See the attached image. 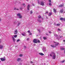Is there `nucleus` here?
Masks as SVG:
<instances>
[{
  "label": "nucleus",
  "mask_w": 65,
  "mask_h": 65,
  "mask_svg": "<svg viewBox=\"0 0 65 65\" xmlns=\"http://www.w3.org/2000/svg\"><path fill=\"white\" fill-rule=\"evenodd\" d=\"M50 55L51 57H53L52 58L53 59H55L56 56L54 52H52L50 54Z\"/></svg>",
  "instance_id": "f257e3e1"
},
{
  "label": "nucleus",
  "mask_w": 65,
  "mask_h": 65,
  "mask_svg": "<svg viewBox=\"0 0 65 65\" xmlns=\"http://www.w3.org/2000/svg\"><path fill=\"white\" fill-rule=\"evenodd\" d=\"M54 43H56V44L55 45H51V46L52 47H56V46H57V45H58V44H59V43L58 42H54Z\"/></svg>",
  "instance_id": "f03ea898"
},
{
  "label": "nucleus",
  "mask_w": 65,
  "mask_h": 65,
  "mask_svg": "<svg viewBox=\"0 0 65 65\" xmlns=\"http://www.w3.org/2000/svg\"><path fill=\"white\" fill-rule=\"evenodd\" d=\"M17 15L19 17L20 19H21L22 18V15H21L20 13L17 14Z\"/></svg>",
  "instance_id": "7ed1b4c3"
},
{
  "label": "nucleus",
  "mask_w": 65,
  "mask_h": 65,
  "mask_svg": "<svg viewBox=\"0 0 65 65\" xmlns=\"http://www.w3.org/2000/svg\"><path fill=\"white\" fill-rule=\"evenodd\" d=\"M38 3L39 4H40V5H42V6H44V3L43 2H41L40 3V2H38Z\"/></svg>",
  "instance_id": "20e7f679"
},
{
  "label": "nucleus",
  "mask_w": 65,
  "mask_h": 65,
  "mask_svg": "<svg viewBox=\"0 0 65 65\" xmlns=\"http://www.w3.org/2000/svg\"><path fill=\"white\" fill-rule=\"evenodd\" d=\"M38 39H35L34 40H33V42H34V43H37V40Z\"/></svg>",
  "instance_id": "39448f33"
},
{
  "label": "nucleus",
  "mask_w": 65,
  "mask_h": 65,
  "mask_svg": "<svg viewBox=\"0 0 65 65\" xmlns=\"http://www.w3.org/2000/svg\"><path fill=\"white\" fill-rule=\"evenodd\" d=\"M46 48L45 47H43L42 49V51H43L44 52H45V51H46V49H45Z\"/></svg>",
  "instance_id": "423d86ee"
},
{
  "label": "nucleus",
  "mask_w": 65,
  "mask_h": 65,
  "mask_svg": "<svg viewBox=\"0 0 65 65\" xmlns=\"http://www.w3.org/2000/svg\"><path fill=\"white\" fill-rule=\"evenodd\" d=\"M60 20H61V21H62V20H63V21H65V19L63 18H61L60 19Z\"/></svg>",
  "instance_id": "0eeeda50"
},
{
  "label": "nucleus",
  "mask_w": 65,
  "mask_h": 65,
  "mask_svg": "<svg viewBox=\"0 0 65 65\" xmlns=\"http://www.w3.org/2000/svg\"><path fill=\"white\" fill-rule=\"evenodd\" d=\"M1 60H2V61H5V59H4L3 58H1Z\"/></svg>",
  "instance_id": "6e6552de"
},
{
  "label": "nucleus",
  "mask_w": 65,
  "mask_h": 65,
  "mask_svg": "<svg viewBox=\"0 0 65 65\" xmlns=\"http://www.w3.org/2000/svg\"><path fill=\"white\" fill-rule=\"evenodd\" d=\"M29 8H30V5H28L27 6V10H29Z\"/></svg>",
  "instance_id": "1a4fd4ad"
},
{
  "label": "nucleus",
  "mask_w": 65,
  "mask_h": 65,
  "mask_svg": "<svg viewBox=\"0 0 65 65\" xmlns=\"http://www.w3.org/2000/svg\"><path fill=\"white\" fill-rule=\"evenodd\" d=\"M21 59L20 58H18L17 59V61L18 62H19V61H21Z\"/></svg>",
  "instance_id": "9d476101"
},
{
  "label": "nucleus",
  "mask_w": 65,
  "mask_h": 65,
  "mask_svg": "<svg viewBox=\"0 0 65 65\" xmlns=\"http://www.w3.org/2000/svg\"><path fill=\"white\" fill-rule=\"evenodd\" d=\"M12 37L14 42H15V40L14 39V37H13V36H12Z\"/></svg>",
  "instance_id": "9b49d317"
},
{
  "label": "nucleus",
  "mask_w": 65,
  "mask_h": 65,
  "mask_svg": "<svg viewBox=\"0 0 65 65\" xmlns=\"http://www.w3.org/2000/svg\"><path fill=\"white\" fill-rule=\"evenodd\" d=\"M3 46H2V45H0V49H2V48H3Z\"/></svg>",
  "instance_id": "f8f14e48"
},
{
  "label": "nucleus",
  "mask_w": 65,
  "mask_h": 65,
  "mask_svg": "<svg viewBox=\"0 0 65 65\" xmlns=\"http://www.w3.org/2000/svg\"><path fill=\"white\" fill-rule=\"evenodd\" d=\"M39 55H41L42 56H43V55H44V54H43L41 53H39Z\"/></svg>",
  "instance_id": "ddd939ff"
},
{
  "label": "nucleus",
  "mask_w": 65,
  "mask_h": 65,
  "mask_svg": "<svg viewBox=\"0 0 65 65\" xmlns=\"http://www.w3.org/2000/svg\"><path fill=\"white\" fill-rule=\"evenodd\" d=\"M64 7V5H60L59 6V7Z\"/></svg>",
  "instance_id": "4468645a"
},
{
  "label": "nucleus",
  "mask_w": 65,
  "mask_h": 65,
  "mask_svg": "<svg viewBox=\"0 0 65 65\" xmlns=\"http://www.w3.org/2000/svg\"><path fill=\"white\" fill-rule=\"evenodd\" d=\"M52 13L51 12H50V13H49L48 15L49 16H50L51 15H52Z\"/></svg>",
  "instance_id": "2eb2a0df"
},
{
  "label": "nucleus",
  "mask_w": 65,
  "mask_h": 65,
  "mask_svg": "<svg viewBox=\"0 0 65 65\" xmlns=\"http://www.w3.org/2000/svg\"><path fill=\"white\" fill-rule=\"evenodd\" d=\"M25 32H23V33H22V35H23V36H25Z\"/></svg>",
  "instance_id": "dca6fc26"
},
{
  "label": "nucleus",
  "mask_w": 65,
  "mask_h": 65,
  "mask_svg": "<svg viewBox=\"0 0 65 65\" xmlns=\"http://www.w3.org/2000/svg\"><path fill=\"white\" fill-rule=\"evenodd\" d=\"M60 12L61 13H62V12H63V9H62L60 10Z\"/></svg>",
  "instance_id": "f3484780"
},
{
  "label": "nucleus",
  "mask_w": 65,
  "mask_h": 65,
  "mask_svg": "<svg viewBox=\"0 0 65 65\" xmlns=\"http://www.w3.org/2000/svg\"><path fill=\"white\" fill-rule=\"evenodd\" d=\"M17 36H18L17 35H13V36L14 37H15V38L17 37Z\"/></svg>",
  "instance_id": "a211bd4d"
},
{
  "label": "nucleus",
  "mask_w": 65,
  "mask_h": 65,
  "mask_svg": "<svg viewBox=\"0 0 65 65\" xmlns=\"http://www.w3.org/2000/svg\"><path fill=\"white\" fill-rule=\"evenodd\" d=\"M43 39L44 40H45V39H47V38H46V37H43Z\"/></svg>",
  "instance_id": "6ab92c4d"
},
{
  "label": "nucleus",
  "mask_w": 65,
  "mask_h": 65,
  "mask_svg": "<svg viewBox=\"0 0 65 65\" xmlns=\"http://www.w3.org/2000/svg\"><path fill=\"white\" fill-rule=\"evenodd\" d=\"M53 10L54 12H55V13H56V10L55 9H53Z\"/></svg>",
  "instance_id": "aec40b11"
},
{
  "label": "nucleus",
  "mask_w": 65,
  "mask_h": 65,
  "mask_svg": "<svg viewBox=\"0 0 65 65\" xmlns=\"http://www.w3.org/2000/svg\"><path fill=\"white\" fill-rule=\"evenodd\" d=\"M54 36H55V37H57V36H58V35L56 34H54Z\"/></svg>",
  "instance_id": "412c9836"
},
{
  "label": "nucleus",
  "mask_w": 65,
  "mask_h": 65,
  "mask_svg": "<svg viewBox=\"0 0 65 65\" xmlns=\"http://www.w3.org/2000/svg\"><path fill=\"white\" fill-rule=\"evenodd\" d=\"M19 41H20V39H18L17 40V42H18Z\"/></svg>",
  "instance_id": "4be33fe9"
},
{
  "label": "nucleus",
  "mask_w": 65,
  "mask_h": 65,
  "mask_svg": "<svg viewBox=\"0 0 65 65\" xmlns=\"http://www.w3.org/2000/svg\"><path fill=\"white\" fill-rule=\"evenodd\" d=\"M21 24V23L20 22H18V23L17 24L18 26H19V25H20Z\"/></svg>",
  "instance_id": "5701e85b"
},
{
  "label": "nucleus",
  "mask_w": 65,
  "mask_h": 65,
  "mask_svg": "<svg viewBox=\"0 0 65 65\" xmlns=\"http://www.w3.org/2000/svg\"><path fill=\"white\" fill-rule=\"evenodd\" d=\"M37 21L39 22H41V21L39 19H38Z\"/></svg>",
  "instance_id": "b1692460"
},
{
  "label": "nucleus",
  "mask_w": 65,
  "mask_h": 65,
  "mask_svg": "<svg viewBox=\"0 0 65 65\" xmlns=\"http://www.w3.org/2000/svg\"><path fill=\"white\" fill-rule=\"evenodd\" d=\"M38 18L39 19H40V18H41V16H40V15H39L38 16Z\"/></svg>",
  "instance_id": "393cba45"
},
{
  "label": "nucleus",
  "mask_w": 65,
  "mask_h": 65,
  "mask_svg": "<svg viewBox=\"0 0 65 65\" xmlns=\"http://www.w3.org/2000/svg\"><path fill=\"white\" fill-rule=\"evenodd\" d=\"M56 26H60V24H57Z\"/></svg>",
  "instance_id": "a878e982"
},
{
  "label": "nucleus",
  "mask_w": 65,
  "mask_h": 65,
  "mask_svg": "<svg viewBox=\"0 0 65 65\" xmlns=\"http://www.w3.org/2000/svg\"><path fill=\"white\" fill-rule=\"evenodd\" d=\"M64 48H60L61 50H64Z\"/></svg>",
  "instance_id": "bb28decb"
},
{
  "label": "nucleus",
  "mask_w": 65,
  "mask_h": 65,
  "mask_svg": "<svg viewBox=\"0 0 65 65\" xmlns=\"http://www.w3.org/2000/svg\"><path fill=\"white\" fill-rule=\"evenodd\" d=\"M37 42H38V43H40V41H39V40L38 39L37 40Z\"/></svg>",
  "instance_id": "cd10ccee"
},
{
  "label": "nucleus",
  "mask_w": 65,
  "mask_h": 65,
  "mask_svg": "<svg viewBox=\"0 0 65 65\" xmlns=\"http://www.w3.org/2000/svg\"><path fill=\"white\" fill-rule=\"evenodd\" d=\"M65 62V60H63L62 61H61V63H64V62Z\"/></svg>",
  "instance_id": "c85d7f7f"
},
{
  "label": "nucleus",
  "mask_w": 65,
  "mask_h": 65,
  "mask_svg": "<svg viewBox=\"0 0 65 65\" xmlns=\"http://www.w3.org/2000/svg\"><path fill=\"white\" fill-rule=\"evenodd\" d=\"M30 14H32V13H33V11H32V10H31L30 12Z\"/></svg>",
  "instance_id": "c756f323"
},
{
  "label": "nucleus",
  "mask_w": 65,
  "mask_h": 65,
  "mask_svg": "<svg viewBox=\"0 0 65 65\" xmlns=\"http://www.w3.org/2000/svg\"><path fill=\"white\" fill-rule=\"evenodd\" d=\"M15 9H16V10H19V9H16V8H14V10H15Z\"/></svg>",
  "instance_id": "7c9ffc66"
},
{
  "label": "nucleus",
  "mask_w": 65,
  "mask_h": 65,
  "mask_svg": "<svg viewBox=\"0 0 65 65\" xmlns=\"http://www.w3.org/2000/svg\"><path fill=\"white\" fill-rule=\"evenodd\" d=\"M15 32H17L18 33V30H17V29H16L15 30Z\"/></svg>",
  "instance_id": "2f4dec72"
},
{
  "label": "nucleus",
  "mask_w": 65,
  "mask_h": 65,
  "mask_svg": "<svg viewBox=\"0 0 65 65\" xmlns=\"http://www.w3.org/2000/svg\"><path fill=\"white\" fill-rule=\"evenodd\" d=\"M32 33L30 32V33L29 34V35H32Z\"/></svg>",
  "instance_id": "473e14b6"
},
{
  "label": "nucleus",
  "mask_w": 65,
  "mask_h": 65,
  "mask_svg": "<svg viewBox=\"0 0 65 65\" xmlns=\"http://www.w3.org/2000/svg\"><path fill=\"white\" fill-rule=\"evenodd\" d=\"M19 56L20 57H22V56H23V55H22V54H20V55Z\"/></svg>",
  "instance_id": "72a5a7b5"
},
{
  "label": "nucleus",
  "mask_w": 65,
  "mask_h": 65,
  "mask_svg": "<svg viewBox=\"0 0 65 65\" xmlns=\"http://www.w3.org/2000/svg\"><path fill=\"white\" fill-rule=\"evenodd\" d=\"M9 26V24H7L6 25V26L7 27H8V26Z\"/></svg>",
  "instance_id": "f704fd0d"
},
{
  "label": "nucleus",
  "mask_w": 65,
  "mask_h": 65,
  "mask_svg": "<svg viewBox=\"0 0 65 65\" xmlns=\"http://www.w3.org/2000/svg\"><path fill=\"white\" fill-rule=\"evenodd\" d=\"M49 5H50V6H52V4H51V3H49Z\"/></svg>",
  "instance_id": "c9c22d12"
},
{
  "label": "nucleus",
  "mask_w": 65,
  "mask_h": 65,
  "mask_svg": "<svg viewBox=\"0 0 65 65\" xmlns=\"http://www.w3.org/2000/svg\"><path fill=\"white\" fill-rule=\"evenodd\" d=\"M48 33H50V34H51V33H52V32H51V31H49L48 32Z\"/></svg>",
  "instance_id": "e433bc0d"
},
{
  "label": "nucleus",
  "mask_w": 65,
  "mask_h": 65,
  "mask_svg": "<svg viewBox=\"0 0 65 65\" xmlns=\"http://www.w3.org/2000/svg\"><path fill=\"white\" fill-rule=\"evenodd\" d=\"M18 34V32H14V34Z\"/></svg>",
  "instance_id": "4c0bfd02"
},
{
  "label": "nucleus",
  "mask_w": 65,
  "mask_h": 65,
  "mask_svg": "<svg viewBox=\"0 0 65 65\" xmlns=\"http://www.w3.org/2000/svg\"><path fill=\"white\" fill-rule=\"evenodd\" d=\"M20 9H21V10H22V9H23V8H22V7H20Z\"/></svg>",
  "instance_id": "58836bf2"
},
{
  "label": "nucleus",
  "mask_w": 65,
  "mask_h": 65,
  "mask_svg": "<svg viewBox=\"0 0 65 65\" xmlns=\"http://www.w3.org/2000/svg\"><path fill=\"white\" fill-rule=\"evenodd\" d=\"M38 31H39V32H40V30L39 29H38Z\"/></svg>",
  "instance_id": "ea45409f"
},
{
  "label": "nucleus",
  "mask_w": 65,
  "mask_h": 65,
  "mask_svg": "<svg viewBox=\"0 0 65 65\" xmlns=\"http://www.w3.org/2000/svg\"><path fill=\"white\" fill-rule=\"evenodd\" d=\"M54 25L57 26V25H56V23H54Z\"/></svg>",
  "instance_id": "a19ab883"
},
{
  "label": "nucleus",
  "mask_w": 65,
  "mask_h": 65,
  "mask_svg": "<svg viewBox=\"0 0 65 65\" xmlns=\"http://www.w3.org/2000/svg\"><path fill=\"white\" fill-rule=\"evenodd\" d=\"M29 40V38H27V40Z\"/></svg>",
  "instance_id": "79ce46f5"
},
{
  "label": "nucleus",
  "mask_w": 65,
  "mask_h": 65,
  "mask_svg": "<svg viewBox=\"0 0 65 65\" xmlns=\"http://www.w3.org/2000/svg\"><path fill=\"white\" fill-rule=\"evenodd\" d=\"M58 30L59 31H60V29L59 28H58Z\"/></svg>",
  "instance_id": "37998d69"
},
{
  "label": "nucleus",
  "mask_w": 65,
  "mask_h": 65,
  "mask_svg": "<svg viewBox=\"0 0 65 65\" xmlns=\"http://www.w3.org/2000/svg\"><path fill=\"white\" fill-rule=\"evenodd\" d=\"M23 5V6H24V5H25V4H22Z\"/></svg>",
  "instance_id": "c03bdc74"
},
{
  "label": "nucleus",
  "mask_w": 65,
  "mask_h": 65,
  "mask_svg": "<svg viewBox=\"0 0 65 65\" xmlns=\"http://www.w3.org/2000/svg\"><path fill=\"white\" fill-rule=\"evenodd\" d=\"M27 32L28 33H30V31L29 30H28Z\"/></svg>",
  "instance_id": "a18cd8bd"
},
{
  "label": "nucleus",
  "mask_w": 65,
  "mask_h": 65,
  "mask_svg": "<svg viewBox=\"0 0 65 65\" xmlns=\"http://www.w3.org/2000/svg\"><path fill=\"white\" fill-rule=\"evenodd\" d=\"M50 2H51V0H49Z\"/></svg>",
  "instance_id": "49530a36"
},
{
  "label": "nucleus",
  "mask_w": 65,
  "mask_h": 65,
  "mask_svg": "<svg viewBox=\"0 0 65 65\" xmlns=\"http://www.w3.org/2000/svg\"><path fill=\"white\" fill-rule=\"evenodd\" d=\"M45 12H46V13H48V12L47 11H46Z\"/></svg>",
  "instance_id": "de8ad7c7"
},
{
  "label": "nucleus",
  "mask_w": 65,
  "mask_h": 65,
  "mask_svg": "<svg viewBox=\"0 0 65 65\" xmlns=\"http://www.w3.org/2000/svg\"><path fill=\"white\" fill-rule=\"evenodd\" d=\"M30 63H33V62H32V61H31L30 62Z\"/></svg>",
  "instance_id": "09e8293b"
},
{
  "label": "nucleus",
  "mask_w": 65,
  "mask_h": 65,
  "mask_svg": "<svg viewBox=\"0 0 65 65\" xmlns=\"http://www.w3.org/2000/svg\"><path fill=\"white\" fill-rule=\"evenodd\" d=\"M24 47L25 48H26V46H24Z\"/></svg>",
  "instance_id": "8fccbe9b"
},
{
  "label": "nucleus",
  "mask_w": 65,
  "mask_h": 65,
  "mask_svg": "<svg viewBox=\"0 0 65 65\" xmlns=\"http://www.w3.org/2000/svg\"><path fill=\"white\" fill-rule=\"evenodd\" d=\"M32 5L33 6H34V4H32Z\"/></svg>",
  "instance_id": "3c124183"
},
{
  "label": "nucleus",
  "mask_w": 65,
  "mask_h": 65,
  "mask_svg": "<svg viewBox=\"0 0 65 65\" xmlns=\"http://www.w3.org/2000/svg\"><path fill=\"white\" fill-rule=\"evenodd\" d=\"M63 37V36H60V38H61V37Z\"/></svg>",
  "instance_id": "603ef678"
},
{
  "label": "nucleus",
  "mask_w": 65,
  "mask_h": 65,
  "mask_svg": "<svg viewBox=\"0 0 65 65\" xmlns=\"http://www.w3.org/2000/svg\"><path fill=\"white\" fill-rule=\"evenodd\" d=\"M63 41L64 42H65V40H63Z\"/></svg>",
  "instance_id": "864d4df0"
},
{
  "label": "nucleus",
  "mask_w": 65,
  "mask_h": 65,
  "mask_svg": "<svg viewBox=\"0 0 65 65\" xmlns=\"http://www.w3.org/2000/svg\"><path fill=\"white\" fill-rule=\"evenodd\" d=\"M20 64L21 65L22 64V63H20Z\"/></svg>",
  "instance_id": "5fc2aeb1"
},
{
  "label": "nucleus",
  "mask_w": 65,
  "mask_h": 65,
  "mask_svg": "<svg viewBox=\"0 0 65 65\" xmlns=\"http://www.w3.org/2000/svg\"><path fill=\"white\" fill-rule=\"evenodd\" d=\"M26 1H28V0H26Z\"/></svg>",
  "instance_id": "6e6d98bb"
},
{
  "label": "nucleus",
  "mask_w": 65,
  "mask_h": 65,
  "mask_svg": "<svg viewBox=\"0 0 65 65\" xmlns=\"http://www.w3.org/2000/svg\"><path fill=\"white\" fill-rule=\"evenodd\" d=\"M1 21V18H0V21Z\"/></svg>",
  "instance_id": "4d7b16f0"
},
{
  "label": "nucleus",
  "mask_w": 65,
  "mask_h": 65,
  "mask_svg": "<svg viewBox=\"0 0 65 65\" xmlns=\"http://www.w3.org/2000/svg\"><path fill=\"white\" fill-rule=\"evenodd\" d=\"M46 35H48V34H46Z\"/></svg>",
  "instance_id": "13d9d810"
},
{
  "label": "nucleus",
  "mask_w": 65,
  "mask_h": 65,
  "mask_svg": "<svg viewBox=\"0 0 65 65\" xmlns=\"http://www.w3.org/2000/svg\"><path fill=\"white\" fill-rule=\"evenodd\" d=\"M37 36H38V35H37Z\"/></svg>",
  "instance_id": "bf43d9fd"
},
{
  "label": "nucleus",
  "mask_w": 65,
  "mask_h": 65,
  "mask_svg": "<svg viewBox=\"0 0 65 65\" xmlns=\"http://www.w3.org/2000/svg\"><path fill=\"white\" fill-rule=\"evenodd\" d=\"M0 62H1V61H0Z\"/></svg>",
  "instance_id": "052dcab7"
},
{
  "label": "nucleus",
  "mask_w": 65,
  "mask_h": 65,
  "mask_svg": "<svg viewBox=\"0 0 65 65\" xmlns=\"http://www.w3.org/2000/svg\"><path fill=\"white\" fill-rule=\"evenodd\" d=\"M25 7V6H24V7Z\"/></svg>",
  "instance_id": "680f3d73"
}]
</instances>
